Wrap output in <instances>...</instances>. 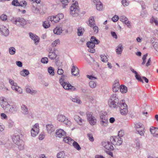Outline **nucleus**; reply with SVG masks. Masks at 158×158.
<instances>
[{"instance_id": "obj_1", "label": "nucleus", "mask_w": 158, "mask_h": 158, "mask_svg": "<svg viewBox=\"0 0 158 158\" xmlns=\"http://www.w3.org/2000/svg\"><path fill=\"white\" fill-rule=\"evenodd\" d=\"M123 100L119 101L118 97L115 94H112L108 101L109 106L112 108H117L122 103Z\"/></svg>"}, {"instance_id": "obj_2", "label": "nucleus", "mask_w": 158, "mask_h": 158, "mask_svg": "<svg viewBox=\"0 0 158 158\" xmlns=\"http://www.w3.org/2000/svg\"><path fill=\"white\" fill-rule=\"evenodd\" d=\"M67 77V76L64 75H62L61 76L59 80L60 84L65 89L70 90L72 91L76 90V89L74 86H72L69 83L65 82Z\"/></svg>"}, {"instance_id": "obj_3", "label": "nucleus", "mask_w": 158, "mask_h": 158, "mask_svg": "<svg viewBox=\"0 0 158 158\" xmlns=\"http://www.w3.org/2000/svg\"><path fill=\"white\" fill-rule=\"evenodd\" d=\"M12 23L19 27L23 26L27 23L25 19L23 18L13 17L10 19Z\"/></svg>"}, {"instance_id": "obj_4", "label": "nucleus", "mask_w": 158, "mask_h": 158, "mask_svg": "<svg viewBox=\"0 0 158 158\" xmlns=\"http://www.w3.org/2000/svg\"><path fill=\"white\" fill-rule=\"evenodd\" d=\"M78 3L76 2L73 3L70 7V14L73 17H77L79 14V6Z\"/></svg>"}, {"instance_id": "obj_5", "label": "nucleus", "mask_w": 158, "mask_h": 158, "mask_svg": "<svg viewBox=\"0 0 158 158\" xmlns=\"http://www.w3.org/2000/svg\"><path fill=\"white\" fill-rule=\"evenodd\" d=\"M100 124L103 127H106L108 124V118L107 113L105 112L100 114Z\"/></svg>"}, {"instance_id": "obj_6", "label": "nucleus", "mask_w": 158, "mask_h": 158, "mask_svg": "<svg viewBox=\"0 0 158 158\" xmlns=\"http://www.w3.org/2000/svg\"><path fill=\"white\" fill-rule=\"evenodd\" d=\"M63 140L65 142L68 143L70 145L73 144L74 148L77 150H80L81 149V148L78 143L77 142L74 141L71 138L67 136L64 138Z\"/></svg>"}, {"instance_id": "obj_7", "label": "nucleus", "mask_w": 158, "mask_h": 158, "mask_svg": "<svg viewBox=\"0 0 158 158\" xmlns=\"http://www.w3.org/2000/svg\"><path fill=\"white\" fill-rule=\"evenodd\" d=\"M110 140L112 144L114 145H120L123 142V140L122 138L117 136H111Z\"/></svg>"}, {"instance_id": "obj_8", "label": "nucleus", "mask_w": 158, "mask_h": 158, "mask_svg": "<svg viewBox=\"0 0 158 158\" xmlns=\"http://www.w3.org/2000/svg\"><path fill=\"white\" fill-rule=\"evenodd\" d=\"M21 113L24 115H27L28 117H31L32 118L34 117L33 114L31 112H29L28 108L25 105L22 104L21 106Z\"/></svg>"}, {"instance_id": "obj_9", "label": "nucleus", "mask_w": 158, "mask_h": 158, "mask_svg": "<svg viewBox=\"0 0 158 158\" xmlns=\"http://www.w3.org/2000/svg\"><path fill=\"white\" fill-rule=\"evenodd\" d=\"M63 17V14L61 13L57 14L56 16H49L48 17V20H50L53 24H54L59 22L60 20L62 19Z\"/></svg>"}, {"instance_id": "obj_10", "label": "nucleus", "mask_w": 158, "mask_h": 158, "mask_svg": "<svg viewBox=\"0 0 158 158\" xmlns=\"http://www.w3.org/2000/svg\"><path fill=\"white\" fill-rule=\"evenodd\" d=\"M119 108L120 112L123 115H126L128 112L127 106L125 101H122V103L118 107Z\"/></svg>"}, {"instance_id": "obj_11", "label": "nucleus", "mask_w": 158, "mask_h": 158, "mask_svg": "<svg viewBox=\"0 0 158 158\" xmlns=\"http://www.w3.org/2000/svg\"><path fill=\"white\" fill-rule=\"evenodd\" d=\"M87 120L89 124L91 125H94L96 123L97 120L94 116L92 115L91 112H88L86 113Z\"/></svg>"}, {"instance_id": "obj_12", "label": "nucleus", "mask_w": 158, "mask_h": 158, "mask_svg": "<svg viewBox=\"0 0 158 158\" xmlns=\"http://www.w3.org/2000/svg\"><path fill=\"white\" fill-rule=\"evenodd\" d=\"M0 34L5 36H8L9 34V31L7 27L3 25H0Z\"/></svg>"}, {"instance_id": "obj_13", "label": "nucleus", "mask_w": 158, "mask_h": 158, "mask_svg": "<svg viewBox=\"0 0 158 158\" xmlns=\"http://www.w3.org/2000/svg\"><path fill=\"white\" fill-rule=\"evenodd\" d=\"M0 105L4 110L6 109L8 106H10L6 98L2 97H0Z\"/></svg>"}, {"instance_id": "obj_14", "label": "nucleus", "mask_w": 158, "mask_h": 158, "mask_svg": "<svg viewBox=\"0 0 158 158\" xmlns=\"http://www.w3.org/2000/svg\"><path fill=\"white\" fill-rule=\"evenodd\" d=\"M6 111L9 114H14L16 113L17 110V108L16 106L15 105H10V106L6 107V109L4 110Z\"/></svg>"}, {"instance_id": "obj_15", "label": "nucleus", "mask_w": 158, "mask_h": 158, "mask_svg": "<svg viewBox=\"0 0 158 158\" xmlns=\"http://www.w3.org/2000/svg\"><path fill=\"white\" fill-rule=\"evenodd\" d=\"M102 146L106 149L110 150H113L114 149V147L111 142L103 141L102 143Z\"/></svg>"}, {"instance_id": "obj_16", "label": "nucleus", "mask_w": 158, "mask_h": 158, "mask_svg": "<svg viewBox=\"0 0 158 158\" xmlns=\"http://www.w3.org/2000/svg\"><path fill=\"white\" fill-rule=\"evenodd\" d=\"M136 130L138 133L141 135H143L144 133V127L143 125L137 123L135 125Z\"/></svg>"}, {"instance_id": "obj_17", "label": "nucleus", "mask_w": 158, "mask_h": 158, "mask_svg": "<svg viewBox=\"0 0 158 158\" xmlns=\"http://www.w3.org/2000/svg\"><path fill=\"white\" fill-rule=\"evenodd\" d=\"M120 20L123 23H125L129 28L131 27L130 23L128 19L125 16H122L120 18Z\"/></svg>"}, {"instance_id": "obj_18", "label": "nucleus", "mask_w": 158, "mask_h": 158, "mask_svg": "<svg viewBox=\"0 0 158 158\" xmlns=\"http://www.w3.org/2000/svg\"><path fill=\"white\" fill-rule=\"evenodd\" d=\"M56 135L57 137L60 138H63L64 139L66 137H64L65 135V132L62 129H60L56 131Z\"/></svg>"}, {"instance_id": "obj_19", "label": "nucleus", "mask_w": 158, "mask_h": 158, "mask_svg": "<svg viewBox=\"0 0 158 158\" xmlns=\"http://www.w3.org/2000/svg\"><path fill=\"white\" fill-rule=\"evenodd\" d=\"M29 34L31 38L34 40L35 43L36 44V43H38L39 42L40 38L39 37L31 32H30Z\"/></svg>"}, {"instance_id": "obj_20", "label": "nucleus", "mask_w": 158, "mask_h": 158, "mask_svg": "<svg viewBox=\"0 0 158 158\" xmlns=\"http://www.w3.org/2000/svg\"><path fill=\"white\" fill-rule=\"evenodd\" d=\"M46 128L48 132L50 134L54 131L55 130L54 126L51 124L47 125Z\"/></svg>"}, {"instance_id": "obj_21", "label": "nucleus", "mask_w": 158, "mask_h": 158, "mask_svg": "<svg viewBox=\"0 0 158 158\" xmlns=\"http://www.w3.org/2000/svg\"><path fill=\"white\" fill-rule=\"evenodd\" d=\"M79 70L76 66H73L72 69L71 73L72 75L75 76H77L79 74Z\"/></svg>"}, {"instance_id": "obj_22", "label": "nucleus", "mask_w": 158, "mask_h": 158, "mask_svg": "<svg viewBox=\"0 0 158 158\" xmlns=\"http://www.w3.org/2000/svg\"><path fill=\"white\" fill-rule=\"evenodd\" d=\"M123 49V45L122 44H119L116 49V52L117 54H121Z\"/></svg>"}, {"instance_id": "obj_23", "label": "nucleus", "mask_w": 158, "mask_h": 158, "mask_svg": "<svg viewBox=\"0 0 158 158\" xmlns=\"http://www.w3.org/2000/svg\"><path fill=\"white\" fill-rule=\"evenodd\" d=\"M12 140L15 144H16L20 141L22 140L20 139L19 135H14L12 137Z\"/></svg>"}, {"instance_id": "obj_24", "label": "nucleus", "mask_w": 158, "mask_h": 158, "mask_svg": "<svg viewBox=\"0 0 158 158\" xmlns=\"http://www.w3.org/2000/svg\"><path fill=\"white\" fill-rule=\"evenodd\" d=\"M18 146V148L19 150H22L24 148V143L23 140H21L19 143L16 144Z\"/></svg>"}, {"instance_id": "obj_25", "label": "nucleus", "mask_w": 158, "mask_h": 158, "mask_svg": "<svg viewBox=\"0 0 158 158\" xmlns=\"http://www.w3.org/2000/svg\"><path fill=\"white\" fill-rule=\"evenodd\" d=\"M26 91L27 93L30 94H36L37 91L35 90H31L29 88V86H26L25 87Z\"/></svg>"}, {"instance_id": "obj_26", "label": "nucleus", "mask_w": 158, "mask_h": 158, "mask_svg": "<svg viewBox=\"0 0 158 158\" xmlns=\"http://www.w3.org/2000/svg\"><path fill=\"white\" fill-rule=\"evenodd\" d=\"M120 86L118 82H115L113 85V91L114 92L118 91L120 89Z\"/></svg>"}, {"instance_id": "obj_27", "label": "nucleus", "mask_w": 158, "mask_h": 158, "mask_svg": "<svg viewBox=\"0 0 158 158\" xmlns=\"http://www.w3.org/2000/svg\"><path fill=\"white\" fill-rule=\"evenodd\" d=\"M74 119L75 121L80 125L82 124V123L84 121V120L82 119L78 115L75 116Z\"/></svg>"}, {"instance_id": "obj_28", "label": "nucleus", "mask_w": 158, "mask_h": 158, "mask_svg": "<svg viewBox=\"0 0 158 158\" xmlns=\"http://www.w3.org/2000/svg\"><path fill=\"white\" fill-rule=\"evenodd\" d=\"M63 31L61 27H57L53 30V32L54 34L57 35H60Z\"/></svg>"}, {"instance_id": "obj_29", "label": "nucleus", "mask_w": 158, "mask_h": 158, "mask_svg": "<svg viewBox=\"0 0 158 158\" xmlns=\"http://www.w3.org/2000/svg\"><path fill=\"white\" fill-rule=\"evenodd\" d=\"M84 29L81 27H80L77 29V35L78 36H82L85 32Z\"/></svg>"}, {"instance_id": "obj_30", "label": "nucleus", "mask_w": 158, "mask_h": 158, "mask_svg": "<svg viewBox=\"0 0 158 158\" xmlns=\"http://www.w3.org/2000/svg\"><path fill=\"white\" fill-rule=\"evenodd\" d=\"M57 119L59 122H63L64 121L66 118L64 115L62 114H59L57 116Z\"/></svg>"}, {"instance_id": "obj_31", "label": "nucleus", "mask_w": 158, "mask_h": 158, "mask_svg": "<svg viewBox=\"0 0 158 158\" xmlns=\"http://www.w3.org/2000/svg\"><path fill=\"white\" fill-rule=\"evenodd\" d=\"M70 99L74 102L80 104L81 102V101L80 100L79 98L78 97H71L70 98Z\"/></svg>"}, {"instance_id": "obj_32", "label": "nucleus", "mask_w": 158, "mask_h": 158, "mask_svg": "<svg viewBox=\"0 0 158 158\" xmlns=\"http://www.w3.org/2000/svg\"><path fill=\"white\" fill-rule=\"evenodd\" d=\"M29 72L28 70L26 69H23L20 72V74L24 77H26L29 74Z\"/></svg>"}, {"instance_id": "obj_33", "label": "nucleus", "mask_w": 158, "mask_h": 158, "mask_svg": "<svg viewBox=\"0 0 158 158\" xmlns=\"http://www.w3.org/2000/svg\"><path fill=\"white\" fill-rule=\"evenodd\" d=\"M97 10L98 11H101L103 10V5L102 3L101 2L95 5Z\"/></svg>"}, {"instance_id": "obj_34", "label": "nucleus", "mask_w": 158, "mask_h": 158, "mask_svg": "<svg viewBox=\"0 0 158 158\" xmlns=\"http://www.w3.org/2000/svg\"><path fill=\"white\" fill-rule=\"evenodd\" d=\"M56 56L57 55L54 52H49L48 57L51 59L53 60L55 59L56 57Z\"/></svg>"}, {"instance_id": "obj_35", "label": "nucleus", "mask_w": 158, "mask_h": 158, "mask_svg": "<svg viewBox=\"0 0 158 158\" xmlns=\"http://www.w3.org/2000/svg\"><path fill=\"white\" fill-rule=\"evenodd\" d=\"M119 89L120 91L123 93H126L127 90V87L123 85H120Z\"/></svg>"}, {"instance_id": "obj_36", "label": "nucleus", "mask_w": 158, "mask_h": 158, "mask_svg": "<svg viewBox=\"0 0 158 158\" xmlns=\"http://www.w3.org/2000/svg\"><path fill=\"white\" fill-rule=\"evenodd\" d=\"M89 26L91 27H92V26L95 25V22L93 17H91L89 18Z\"/></svg>"}, {"instance_id": "obj_37", "label": "nucleus", "mask_w": 158, "mask_h": 158, "mask_svg": "<svg viewBox=\"0 0 158 158\" xmlns=\"http://www.w3.org/2000/svg\"><path fill=\"white\" fill-rule=\"evenodd\" d=\"M49 21H50V20H48V19H47V20L45 21L44 22L43 25V27L45 28H47L49 27L50 26V25L49 23Z\"/></svg>"}, {"instance_id": "obj_38", "label": "nucleus", "mask_w": 158, "mask_h": 158, "mask_svg": "<svg viewBox=\"0 0 158 158\" xmlns=\"http://www.w3.org/2000/svg\"><path fill=\"white\" fill-rule=\"evenodd\" d=\"M65 154L64 151H61L58 153L56 156L57 158H64Z\"/></svg>"}, {"instance_id": "obj_39", "label": "nucleus", "mask_w": 158, "mask_h": 158, "mask_svg": "<svg viewBox=\"0 0 158 158\" xmlns=\"http://www.w3.org/2000/svg\"><path fill=\"white\" fill-rule=\"evenodd\" d=\"M54 71V68L52 67H49L48 69V73L52 76H54L55 74Z\"/></svg>"}, {"instance_id": "obj_40", "label": "nucleus", "mask_w": 158, "mask_h": 158, "mask_svg": "<svg viewBox=\"0 0 158 158\" xmlns=\"http://www.w3.org/2000/svg\"><path fill=\"white\" fill-rule=\"evenodd\" d=\"M62 4V7L63 8H64L66 6L68 5L69 3L68 0H60Z\"/></svg>"}, {"instance_id": "obj_41", "label": "nucleus", "mask_w": 158, "mask_h": 158, "mask_svg": "<svg viewBox=\"0 0 158 158\" xmlns=\"http://www.w3.org/2000/svg\"><path fill=\"white\" fill-rule=\"evenodd\" d=\"M9 52L10 55H14L15 53L16 49L14 47H11L9 49Z\"/></svg>"}, {"instance_id": "obj_42", "label": "nucleus", "mask_w": 158, "mask_h": 158, "mask_svg": "<svg viewBox=\"0 0 158 158\" xmlns=\"http://www.w3.org/2000/svg\"><path fill=\"white\" fill-rule=\"evenodd\" d=\"M39 131L35 130L32 129L31 130V135L33 137H35L39 133Z\"/></svg>"}, {"instance_id": "obj_43", "label": "nucleus", "mask_w": 158, "mask_h": 158, "mask_svg": "<svg viewBox=\"0 0 158 158\" xmlns=\"http://www.w3.org/2000/svg\"><path fill=\"white\" fill-rule=\"evenodd\" d=\"M86 44L88 48L91 49L94 48L95 46L94 44L91 42H87Z\"/></svg>"}, {"instance_id": "obj_44", "label": "nucleus", "mask_w": 158, "mask_h": 158, "mask_svg": "<svg viewBox=\"0 0 158 158\" xmlns=\"http://www.w3.org/2000/svg\"><path fill=\"white\" fill-rule=\"evenodd\" d=\"M150 22L151 23H154L156 25H158V19L157 18L152 17L151 19Z\"/></svg>"}, {"instance_id": "obj_45", "label": "nucleus", "mask_w": 158, "mask_h": 158, "mask_svg": "<svg viewBox=\"0 0 158 158\" xmlns=\"http://www.w3.org/2000/svg\"><path fill=\"white\" fill-rule=\"evenodd\" d=\"M60 43V41L59 39H57L53 41L51 44V46L54 47H56L57 45L59 44Z\"/></svg>"}, {"instance_id": "obj_46", "label": "nucleus", "mask_w": 158, "mask_h": 158, "mask_svg": "<svg viewBox=\"0 0 158 158\" xmlns=\"http://www.w3.org/2000/svg\"><path fill=\"white\" fill-rule=\"evenodd\" d=\"M32 11L33 13L35 14L39 13L40 11L39 9L36 7L33 6L32 7Z\"/></svg>"}, {"instance_id": "obj_47", "label": "nucleus", "mask_w": 158, "mask_h": 158, "mask_svg": "<svg viewBox=\"0 0 158 158\" xmlns=\"http://www.w3.org/2000/svg\"><path fill=\"white\" fill-rule=\"evenodd\" d=\"M89 86L92 88H95L96 86V84L95 82L93 81H91L89 83Z\"/></svg>"}, {"instance_id": "obj_48", "label": "nucleus", "mask_w": 158, "mask_h": 158, "mask_svg": "<svg viewBox=\"0 0 158 158\" xmlns=\"http://www.w3.org/2000/svg\"><path fill=\"white\" fill-rule=\"evenodd\" d=\"M11 4L13 5L16 6H19L21 5L19 4V2H18V0H13Z\"/></svg>"}, {"instance_id": "obj_49", "label": "nucleus", "mask_w": 158, "mask_h": 158, "mask_svg": "<svg viewBox=\"0 0 158 158\" xmlns=\"http://www.w3.org/2000/svg\"><path fill=\"white\" fill-rule=\"evenodd\" d=\"M153 46L156 50L158 52V40H156V41L153 44Z\"/></svg>"}, {"instance_id": "obj_50", "label": "nucleus", "mask_w": 158, "mask_h": 158, "mask_svg": "<svg viewBox=\"0 0 158 158\" xmlns=\"http://www.w3.org/2000/svg\"><path fill=\"white\" fill-rule=\"evenodd\" d=\"M101 60L102 62H106L107 61V56L105 55H101L100 56Z\"/></svg>"}, {"instance_id": "obj_51", "label": "nucleus", "mask_w": 158, "mask_h": 158, "mask_svg": "<svg viewBox=\"0 0 158 158\" xmlns=\"http://www.w3.org/2000/svg\"><path fill=\"white\" fill-rule=\"evenodd\" d=\"M19 4L21 5L19 6H21L24 8H25L27 5V2L25 1H23L19 2Z\"/></svg>"}, {"instance_id": "obj_52", "label": "nucleus", "mask_w": 158, "mask_h": 158, "mask_svg": "<svg viewBox=\"0 0 158 158\" xmlns=\"http://www.w3.org/2000/svg\"><path fill=\"white\" fill-rule=\"evenodd\" d=\"M92 27H93L94 33L95 34L98 33V27L95 25L94 26H92Z\"/></svg>"}, {"instance_id": "obj_53", "label": "nucleus", "mask_w": 158, "mask_h": 158, "mask_svg": "<svg viewBox=\"0 0 158 158\" xmlns=\"http://www.w3.org/2000/svg\"><path fill=\"white\" fill-rule=\"evenodd\" d=\"M153 8L155 10L158 11V1H156L155 2L153 5Z\"/></svg>"}, {"instance_id": "obj_54", "label": "nucleus", "mask_w": 158, "mask_h": 158, "mask_svg": "<svg viewBox=\"0 0 158 158\" xmlns=\"http://www.w3.org/2000/svg\"><path fill=\"white\" fill-rule=\"evenodd\" d=\"M135 77L136 79L137 80L139 81L142 83H143V80L142 79L140 75L138 74V73L135 75Z\"/></svg>"}, {"instance_id": "obj_55", "label": "nucleus", "mask_w": 158, "mask_h": 158, "mask_svg": "<svg viewBox=\"0 0 158 158\" xmlns=\"http://www.w3.org/2000/svg\"><path fill=\"white\" fill-rule=\"evenodd\" d=\"M121 2L123 5L124 6H128L129 4V2L126 0H123L121 1Z\"/></svg>"}, {"instance_id": "obj_56", "label": "nucleus", "mask_w": 158, "mask_h": 158, "mask_svg": "<svg viewBox=\"0 0 158 158\" xmlns=\"http://www.w3.org/2000/svg\"><path fill=\"white\" fill-rule=\"evenodd\" d=\"M41 61L42 63L44 64H47L48 63V59L47 57H45L41 59Z\"/></svg>"}, {"instance_id": "obj_57", "label": "nucleus", "mask_w": 158, "mask_h": 158, "mask_svg": "<svg viewBox=\"0 0 158 158\" xmlns=\"http://www.w3.org/2000/svg\"><path fill=\"white\" fill-rule=\"evenodd\" d=\"M124 131L122 130H121L120 131H119L118 133V135L117 136H118L119 137H123L124 135Z\"/></svg>"}, {"instance_id": "obj_58", "label": "nucleus", "mask_w": 158, "mask_h": 158, "mask_svg": "<svg viewBox=\"0 0 158 158\" xmlns=\"http://www.w3.org/2000/svg\"><path fill=\"white\" fill-rule=\"evenodd\" d=\"M135 143L136 145V147L138 148H139L140 147L141 145L140 144V141L139 139L135 140Z\"/></svg>"}, {"instance_id": "obj_59", "label": "nucleus", "mask_w": 158, "mask_h": 158, "mask_svg": "<svg viewBox=\"0 0 158 158\" xmlns=\"http://www.w3.org/2000/svg\"><path fill=\"white\" fill-rule=\"evenodd\" d=\"M119 18L116 15H114L112 18V20L114 22H116L118 19Z\"/></svg>"}, {"instance_id": "obj_60", "label": "nucleus", "mask_w": 158, "mask_h": 158, "mask_svg": "<svg viewBox=\"0 0 158 158\" xmlns=\"http://www.w3.org/2000/svg\"><path fill=\"white\" fill-rule=\"evenodd\" d=\"M63 122H64L65 124L68 126L70 125L71 124V122L68 119V118H66V119L64 120V121H63Z\"/></svg>"}, {"instance_id": "obj_61", "label": "nucleus", "mask_w": 158, "mask_h": 158, "mask_svg": "<svg viewBox=\"0 0 158 158\" xmlns=\"http://www.w3.org/2000/svg\"><path fill=\"white\" fill-rule=\"evenodd\" d=\"M0 19L2 20H6L7 19V15L4 14H2L1 16Z\"/></svg>"}, {"instance_id": "obj_62", "label": "nucleus", "mask_w": 158, "mask_h": 158, "mask_svg": "<svg viewBox=\"0 0 158 158\" xmlns=\"http://www.w3.org/2000/svg\"><path fill=\"white\" fill-rule=\"evenodd\" d=\"M32 129H33L34 130H38L39 131V124L37 123L35 124L33 127V128H32Z\"/></svg>"}, {"instance_id": "obj_63", "label": "nucleus", "mask_w": 158, "mask_h": 158, "mask_svg": "<svg viewBox=\"0 0 158 158\" xmlns=\"http://www.w3.org/2000/svg\"><path fill=\"white\" fill-rule=\"evenodd\" d=\"M156 128H154L153 127H152V128H150V131L152 134L153 135V136L154 135V134L155 133V130Z\"/></svg>"}, {"instance_id": "obj_64", "label": "nucleus", "mask_w": 158, "mask_h": 158, "mask_svg": "<svg viewBox=\"0 0 158 158\" xmlns=\"http://www.w3.org/2000/svg\"><path fill=\"white\" fill-rule=\"evenodd\" d=\"M14 90H15L19 93H21L22 92V90L18 86L16 87V89H15Z\"/></svg>"}]
</instances>
